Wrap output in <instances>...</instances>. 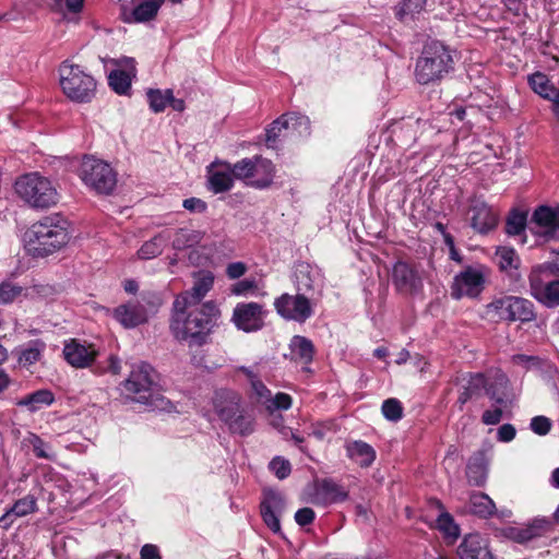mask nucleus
Here are the masks:
<instances>
[{
	"label": "nucleus",
	"mask_w": 559,
	"mask_h": 559,
	"mask_svg": "<svg viewBox=\"0 0 559 559\" xmlns=\"http://www.w3.org/2000/svg\"><path fill=\"white\" fill-rule=\"evenodd\" d=\"M253 170V179L248 183L258 189H264L269 187L274 177L273 163L262 156H255Z\"/></svg>",
	"instance_id": "32"
},
{
	"label": "nucleus",
	"mask_w": 559,
	"mask_h": 559,
	"mask_svg": "<svg viewBox=\"0 0 559 559\" xmlns=\"http://www.w3.org/2000/svg\"><path fill=\"white\" fill-rule=\"evenodd\" d=\"M528 229L543 241L559 239V206L540 205L533 212Z\"/></svg>",
	"instance_id": "10"
},
{
	"label": "nucleus",
	"mask_w": 559,
	"mask_h": 559,
	"mask_svg": "<svg viewBox=\"0 0 559 559\" xmlns=\"http://www.w3.org/2000/svg\"><path fill=\"white\" fill-rule=\"evenodd\" d=\"M526 223L527 218L524 213L514 212L507 221L506 231L511 236L520 235L525 229Z\"/></svg>",
	"instance_id": "49"
},
{
	"label": "nucleus",
	"mask_w": 559,
	"mask_h": 559,
	"mask_svg": "<svg viewBox=\"0 0 559 559\" xmlns=\"http://www.w3.org/2000/svg\"><path fill=\"white\" fill-rule=\"evenodd\" d=\"M162 5L160 0H132L122 7L121 17L126 23H143L154 19Z\"/></svg>",
	"instance_id": "20"
},
{
	"label": "nucleus",
	"mask_w": 559,
	"mask_h": 559,
	"mask_svg": "<svg viewBox=\"0 0 559 559\" xmlns=\"http://www.w3.org/2000/svg\"><path fill=\"white\" fill-rule=\"evenodd\" d=\"M207 188L214 193L230 190L234 185L231 165L223 160H214L206 167Z\"/></svg>",
	"instance_id": "18"
},
{
	"label": "nucleus",
	"mask_w": 559,
	"mask_h": 559,
	"mask_svg": "<svg viewBox=\"0 0 559 559\" xmlns=\"http://www.w3.org/2000/svg\"><path fill=\"white\" fill-rule=\"evenodd\" d=\"M239 372L242 373L246 379L250 382V384H262V379L260 377V370L257 366L251 368H240Z\"/></svg>",
	"instance_id": "62"
},
{
	"label": "nucleus",
	"mask_w": 559,
	"mask_h": 559,
	"mask_svg": "<svg viewBox=\"0 0 559 559\" xmlns=\"http://www.w3.org/2000/svg\"><path fill=\"white\" fill-rule=\"evenodd\" d=\"M292 406V397L286 393H277L267 406L271 411H286Z\"/></svg>",
	"instance_id": "56"
},
{
	"label": "nucleus",
	"mask_w": 559,
	"mask_h": 559,
	"mask_svg": "<svg viewBox=\"0 0 559 559\" xmlns=\"http://www.w3.org/2000/svg\"><path fill=\"white\" fill-rule=\"evenodd\" d=\"M394 286L405 293L415 294L423 288V278L418 271L404 261H397L392 269Z\"/></svg>",
	"instance_id": "15"
},
{
	"label": "nucleus",
	"mask_w": 559,
	"mask_h": 559,
	"mask_svg": "<svg viewBox=\"0 0 559 559\" xmlns=\"http://www.w3.org/2000/svg\"><path fill=\"white\" fill-rule=\"evenodd\" d=\"M460 559H497L488 547V542L479 534L466 535L457 548Z\"/></svg>",
	"instance_id": "21"
},
{
	"label": "nucleus",
	"mask_w": 559,
	"mask_h": 559,
	"mask_svg": "<svg viewBox=\"0 0 559 559\" xmlns=\"http://www.w3.org/2000/svg\"><path fill=\"white\" fill-rule=\"evenodd\" d=\"M23 288L19 285L3 282L0 284V305H7L13 302L19 296H21Z\"/></svg>",
	"instance_id": "50"
},
{
	"label": "nucleus",
	"mask_w": 559,
	"mask_h": 559,
	"mask_svg": "<svg viewBox=\"0 0 559 559\" xmlns=\"http://www.w3.org/2000/svg\"><path fill=\"white\" fill-rule=\"evenodd\" d=\"M140 559H162L159 549L154 544H145L141 547Z\"/></svg>",
	"instance_id": "61"
},
{
	"label": "nucleus",
	"mask_w": 559,
	"mask_h": 559,
	"mask_svg": "<svg viewBox=\"0 0 559 559\" xmlns=\"http://www.w3.org/2000/svg\"><path fill=\"white\" fill-rule=\"evenodd\" d=\"M346 452L350 460L361 467L370 466L376 460V451L365 441L355 440L346 444Z\"/></svg>",
	"instance_id": "31"
},
{
	"label": "nucleus",
	"mask_w": 559,
	"mask_h": 559,
	"mask_svg": "<svg viewBox=\"0 0 559 559\" xmlns=\"http://www.w3.org/2000/svg\"><path fill=\"white\" fill-rule=\"evenodd\" d=\"M59 83L63 94L75 103H90L96 94L95 79L78 64L63 61L59 67Z\"/></svg>",
	"instance_id": "5"
},
{
	"label": "nucleus",
	"mask_w": 559,
	"mask_h": 559,
	"mask_svg": "<svg viewBox=\"0 0 559 559\" xmlns=\"http://www.w3.org/2000/svg\"><path fill=\"white\" fill-rule=\"evenodd\" d=\"M114 62L119 69L109 73L108 84L117 94L124 95L131 88L132 78L135 76V61L133 58L121 57Z\"/></svg>",
	"instance_id": "19"
},
{
	"label": "nucleus",
	"mask_w": 559,
	"mask_h": 559,
	"mask_svg": "<svg viewBox=\"0 0 559 559\" xmlns=\"http://www.w3.org/2000/svg\"><path fill=\"white\" fill-rule=\"evenodd\" d=\"M171 238V234L169 230H164L152 239L145 241L142 247L138 251V255L140 259L150 260L162 254L164 248L168 243Z\"/></svg>",
	"instance_id": "34"
},
{
	"label": "nucleus",
	"mask_w": 559,
	"mask_h": 559,
	"mask_svg": "<svg viewBox=\"0 0 559 559\" xmlns=\"http://www.w3.org/2000/svg\"><path fill=\"white\" fill-rule=\"evenodd\" d=\"M487 313L506 321L523 323L535 320V308L531 300L518 296H503L487 305Z\"/></svg>",
	"instance_id": "7"
},
{
	"label": "nucleus",
	"mask_w": 559,
	"mask_h": 559,
	"mask_svg": "<svg viewBox=\"0 0 559 559\" xmlns=\"http://www.w3.org/2000/svg\"><path fill=\"white\" fill-rule=\"evenodd\" d=\"M17 195L31 207L48 209L57 204L59 194L52 182L38 173L21 176L15 181Z\"/></svg>",
	"instance_id": "4"
},
{
	"label": "nucleus",
	"mask_w": 559,
	"mask_h": 559,
	"mask_svg": "<svg viewBox=\"0 0 559 559\" xmlns=\"http://www.w3.org/2000/svg\"><path fill=\"white\" fill-rule=\"evenodd\" d=\"M257 282L254 280L246 278L235 283L231 286L230 292L233 295L246 297L253 294L257 290Z\"/></svg>",
	"instance_id": "54"
},
{
	"label": "nucleus",
	"mask_w": 559,
	"mask_h": 559,
	"mask_svg": "<svg viewBox=\"0 0 559 559\" xmlns=\"http://www.w3.org/2000/svg\"><path fill=\"white\" fill-rule=\"evenodd\" d=\"M486 274L481 266H467L457 273L451 286L453 299L476 298L485 288Z\"/></svg>",
	"instance_id": "9"
},
{
	"label": "nucleus",
	"mask_w": 559,
	"mask_h": 559,
	"mask_svg": "<svg viewBox=\"0 0 559 559\" xmlns=\"http://www.w3.org/2000/svg\"><path fill=\"white\" fill-rule=\"evenodd\" d=\"M382 415L385 419L396 423L403 417V406L397 399H388L382 403Z\"/></svg>",
	"instance_id": "47"
},
{
	"label": "nucleus",
	"mask_w": 559,
	"mask_h": 559,
	"mask_svg": "<svg viewBox=\"0 0 559 559\" xmlns=\"http://www.w3.org/2000/svg\"><path fill=\"white\" fill-rule=\"evenodd\" d=\"M294 519L299 526H306L314 521L316 513L311 508L306 507L297 510Z\"/></svg>",
	"instance_id": "57"
},
{
	"label": "nucleus",
	"mask_w": 559,
	"mask_h": 559,
	"mask_svg": "<svg viewBox=\"0 0 559 559\" xmlns=\"http://www.w3.org/2000/svg\"><path fill=\"white\" fill-rule=\"evenodd\" d=\"M204 238V233L191 228H178L171 235L173 248L176 250H185L200 243Z\"/></svg>",
	"instance_id": "36"
},
{
	"label": "nucleus",
	"mask_w": 559,
	"mask_h": 559,
	"mask_svg": "<svg viewBox=\"0 0 559 559\" xmlns=\"http://www.w3.org/2000/svg\"><path fill=\"white\" fill-rule=\"evenodd\" d=\"M147 100L150 104V108L154 112H162L166 109L169 104V100L173 99V91L171 90H150L147 93Z\"/></svg>",
	"instance_id": "44"
},
{
	"label": "nucleus",
	"mask_w": 559,
	"mask_h": 559,
	"mask_svg": "<svg viewBox=\"0 0 559 559\" xmlns=\"http://www.w3.org/2000/svg\"><path fill=\"white\" fill-rule=\"evenodd\" d=\"M512 364L514 366L522 367L526 370L545 371L550 372L554 370L552 365L545 359L537 356L518 354L512 356Z\"/></svg>",
	"instance_id": "39"
},
{
	"label": "nucleus",
	"mask_w": 559,
	"mask_h": 559,
	"mask_svg": "<svg viewBox=\"0 0 559 559\" xmlns=\"http://www.w3.org/2000/svg\"><path fill=\"white\" fill-rule=\"evenodd\" d=\"M425 7L426 0H402L395 8V15L400 21L406 22L424 11Z\"/></svg>",
	"instance_id": "41"
},
{
	"label": "nucleus",
	"mask_w": 559,
	"mask_h": 559,
	"mask_svg": "<svg viewBox=\"0 0 559 559\" xmlns=\"http://www.w3.org/2000/svg\"><path fill=\"white\" fill-rule=\"evenodd\" d=\"M111 314L126 329H133L148 319L146 307L140 300L122 304L112 309Z\"/></svg>",
	"instance_id": "17"
},
{
	"label": "nucleus",
	"mask_w": 559,
	"mask_h": 559,
	"mask_svg": "<svg viewBox=\"0 0 559 559\" xmlns=\"http://www.w3.org/2000/svg\"><path fill=\"white\" fill-rule=\"evenodd\" d=\"M269 469L280 479H286L292 473V464L283 456H275L269 463Z\"/></svg>",
	"instance_id": "48"
},
{
	"label": "nucleus",
	"mask_w": 559,
	"mask_h": 559,
	"mask_svg": "<svg viewBox=\"0 0 559 559\" xmlns=\"http://www.w3.org/2000/svg\"><path fill=\"white\" fill-rule=\"evenodd\" d=\"M539 266H548L551 273L559 277V251L556 252L555 258L551 261H547L538 264Z\"/></svg>",
	"instance_id": "64"
},
{
	"label": "nucleus",
	"mask_w": 559,
	"mask_h": 559,
	"mask_svg": "<svg viewBox=\"0 0 559 559\" xmlns=\"http://www.w3.org/2000/svg\"><path fill=\"white\" fill-rule=\"evenodd\" d=\"M507 411L502 409V407H492L491 409H487L481 415L483 424L487 426L498 425Z\"/></svg>",
	"instance_id": "55"
},
{
	"label": "nucleus",
	"mask_w": 559,
	"mask_h": 559,
	"mask_svg": "<svg viewBox=\"0 0 559 559\" xmlns=\"http://www.w3.org/2000/svg\"><path fill=\"white\" fill-rule=\"evenodd\" d=\"M469 211L472 213L471 225L476 231L486 234L497 225V215L484 201L472 200Z\"/></svg>",
	"instance_id": "22"
},
{
	"label": "nucleus",
	"mask_w": 559,
	"mask_h": 559,
	"mask_svg": "<svg viewBox=\"0 0 559 559\" xmlns=\"http://www.w3.org/2000/svg\"><path fill=\"white\" fill-rule=\"evenodd\" d=\"M247 270L248 267L243 262H233L227 265L226 275L230 280H238L246 274Z\"/></svg>",
	"instance_id": "58"
},
{
	"label": "nucleus",
	"mask_w": 559,
	"mask_h": 559,
	"mask_svg": "<svg viewBox=\"0 0 559 559\" xmlns=\"http://www.w3.org/2000/svg\"><path fill=\"white\" fill-rule=\"evenodd\" d=\"M255 156L252 158H242L231 166L234 178L241 180L253 179V170L254 168Z\"/></svg>",
	"instance_id": "46"
},
{
	"label": "nucleus",
	"mask_w": 559,
	"mask_h": 559,
	"mask_svg": "<svg viewBox=\"0 0 559 559\" xmlns=\"http://www.w3.org/2000/svg\"><path fill=\"white\" fill-rule=\"evenodd\" d=\"M231 433L249 436L254 431V417L243 406L233 418L224 420Z\"/></svg>",
	"instance_id": "33"
},
{
	"label": "nucleus",
	"mask_w": 559,
	"mask_h": 559,
	"mask_svg": "<svg viewBox=\"0 0 559 559\" xmlns=\"http://www.w3.org/2000/svg\"><path fill=\"white\" fill-rule=\"evenodd\" d=\"M485 395L492 402V406L509 411L512 407L514 395L506 386H484Z\"/></svg>",
	"instance_id": "40"
},
{
	"label": "nucleus",
	"mask_w": 559,
	"mask_h": 559,
	"mask_svg": "<svg viewBox=\"0 0 559 559\" xmlns=\"http://www.w3.org/2000/svg\"><path fill=\"white\" fill-rule=\"evenodd\" d=\"M550 525V522L545 519H535L526 526H511L506 530V536L519 544H525L530 540L544 535Z\"/></svg>",
	"instance_id": "23"
},
{
	"label": "nucleus",
	"mask_w": 559,
	"mask_h": 559,
	"mask_svg": "<svg viewBox=\"0 0 559 559\" xmlns=\"http://www.w3.org/2000/svg\"><path fill=\"white\" fill-rule=\"evenodd\" d=\"M182 206L192 213H203L206 210V203L199 198H189L183 200Z\"/></svg>",
	"instance_id": "60"
},
{
	"label": "nucleus",
	"mask_w": 559,
	"mask_h": 559,
	"mask_svg": "<svg viewBox=\"0 0 559 559\" xmlns=\"http://www.w3.org/2000/svg\"><path fill=\"white\" fill-rule=\"evenodd\" d=\"M516 430L511 424H503L498 428L497 439L500 442H510L515 438Z\"/></svg>",
	"instance_id": "59"
},
{
	"label": "nucleus",
	"mask_w": 559,
	"mask_h": 559,
	"mask_svg": "<svg viewBox=\"0 0 559 559\" xmlns=\"http://www.w3.org/2000/svg\"><path fill=\"white\" fill-rule=\"evenodd\" d=\"M454 53L439 40L428 41L416 61V81L423 85L441 81L454 69Z\"/></svg>",
	"instance_id": "3"
},
{
	"label": "nucleus",
	"mask_w": 559,
	"mask_h": 559,
	"mask_svg": "<svg viewBox=\"0 0 559 559\" xmlns=\"http://www.w3.org/2000/svg\"><path fill=\"white\" fill-rule=\"evenodd\" d=\"M286 115H283L278 119L274 120L271 126L266 129V144L267 146H274L275 142L280 138L283 130H287Z\"/></svg>",
	"instance_id": "51"
},
{
	"label": "nucleus",
	"mask_w": 559,
	"mask_h": 559,
	"mask_svg": "<svg viewBox=\"0 0 559 559\" xmlns=\"http://www.w3.org/2000/svg\"><path fill=\"white\" fill-rule=\"evenodd\" d=\"M221 316L214 301L197 306L185 299L174 300L169 328L176 340L187 342L189 346H202L218 325Z\"/></svg>",
	"instance_id": "1"
},
{
	"label": "nucleus",
	"mask_w": 559,
	"mask_h": 559,
	"mask_svg": "<svg viewBox=\"0 0 559 559\" xmlns=\"http://www.w3.org/2000/svg\"><path fill=\"white\" fill-rule=\"evenodd\" d=\"M123 404H140L151 409H165L169 402L154 386H117Z\"/></svg>",
	"instance_id": "13"
},
{
	"label": "nucleus",
	"mask_w": 559,
	"mask_h": 559,
	"mask_svg": "<svg viewBox=\"0 0 559 559\" xmlns=\"http://www.w3.org/2000/svg\"><path fill=\"white\" fill-rule=\"evenodd\" d=\"M37 509V499L33 495H27L14 502L0 518L2 527L7 528L13 522V518H22L35 512Z\"/></svg>",
	"instance_id": "29"
},
{
	"label": "nucleus",
	"mask_w": 559,
	"mask_h": 559,
	"mask_svg": "<svg viewBox=\"0 0 559 559\" xmlns=\"http://www.w3.org/2000/svg\"><path fill=\"white\" fill-rule=\"evenodd\" d=\"M266 314L267 310L262 304L238 302L233 310L230 321L239 331L253 333L264 328Z\"/></svg>",
	"instance_id": "11"
},
{
	"label": "nucleus",
	"mask_w": 559,
	"mask_h": 559,
	"mask_svg": "<svg viewBox=\"0 0 559 559\" xmlns=\"http://www.w3.org/2000/svg\"><path fill=\"white\" fill-rule=\"evenodd\" d=\"M158 372L147 362L138 361L131 365V370L124 384H156Z\"/></svg>",
	"instance_id": "30"
},
{
	"label": "nucleus",
	"mask_w": 559,
	"mask_h": 559,
	"mask_svg": "<svg viewBox=\"0 0 559 559\" xmlns=\"http://www.w3.org/2000/svg\"><path fill=\"white\" fill-rule=\"evenodd\" d=\"M68 222L58 215L34 223L24 235L27 253L34 258L47 257L68 243Z\"/></svg>",
	"instance_id": "2"
},
{
	"label": "nucleus",
	"mask_w": 559,
	"mask_h": 559,
	"mask_svg": "<svg viewBox=\"0 0 559 559\" xmlns=\"http://www.w3.org/2000/svg\"><path fill=\"white\" fill-rule=\"evenodd\" d=\"M212 403L222 421L233 418V415L243 407L241 396L229 386L215 390Z\"/></svg>",
	"instance_id": "16"
},
{
	"label": "nucleus",
	"mask_w": 559,
	"mask_h": 559,
	"mask_svg": "<svg viewBox=\"0 0 559 559\" xmlns=\"http://www.w3.org/2000/svg\"><path fill=\"white\" fill-rule=\"evenodd\" d=\"M55 400L53 394L47 389H40L26 395L17 402V405L25 406L32 413L49 406Z\"/></svg>",
	"instance_id": "38"
},
{
	"label": "nucleus",
	"mask_w": 559,
	"mask_h": 559,
	"mask_svg": "<svg viewBox=\"0 0 559 559\" xmlns=\"http://www.w3.org/2000/svg\"><path fill=\"white\" fill-rule=\"evenodd\" d=\"M495 259L502 271L515 270L520 262L515 250L511 247H499L496 250Z\"/></svg>",
	"instance_id": "42"
},
{
	"label": "nucleus",
	"mask_w": 559,
	"mask_h": 559,
	"mask_svg": "<svg viewBox=\"0 0 559 559\" xmlns=\"http://www.w3.org/2000/svg\"><path fill=\"white\" fill-rule=\"evenodd\" d=\"M290 355L295 361L309 364L314 354V347L310 340L305 336L295 335L289 344Z\"/></svg>",
	"instance_id": "35"
},
{
	"label": "nucleus",
	"mask_w": 559,
	"mask_h": 559,
	"mask_svg": "<svg viewBox=\"0 0 559 559\" xmlns=\"http://www.w3.org/2000/svg\"><path fill=\"white\" fill-rule=\"evenodd\" d=\"M286 510L284 495L275 489H264L260 502V514L264 524L274 533L282 534L281 516Z\"/></svg>",
	"instance_id": "12"
},
{
	"label": "nucleus",
	"mask_w": 559,
	"mask_h": 559,
	"mask_svg": "<svg viewBox=\"0 0 559 559\" xmlns=\"http://www.w3.org/2000/svg\"><path fill=\"white\" fill-rule=\"evenodd\" d=\"M348 492L332 479H323L317 487L314 501L328 506L343 502L347 499Z\"/></svg>",
	"instance_id": "27"
},
{
	"label": "nucleus",
	"mask_w": 559,
	"mask_h": 559,
	"mask_svg": "<svg viewBox=\"0 0 559 559\" xmlns=\"http://www.w3.org/2000/svg\"><path fill=\"white\" fill-rule=\"evenodd\" d=\"M79 176L82 181L99 194H109L117 185V175L112 167L92 156L83 158Z\"/></svg>",
	"instance_id": "6"
},
{
	"label": "nucleus",
	"mask_w": 559,
	"mask_h": 559,
	"mask_svg": "<svg viewBox=\"0 0 559 559\" xmlns=\"http://www.w3.org/2000/svg\"><path fill=\"white\" fill-rule=\"evenodd\" d=\"M276 312L286 320L305 322L312 316V307L304 294H283L274 300Z\"/></svg>",
	"instance_id": "14"
},
{
	"label": "nucleus",
	"mask_w": 559,
	"mask_h": 559,
	"mask_svg": "<svg viewBox=\"0 0 559 559\" xmlns=\"http://www.w3.org/2000/svg\"><path fill=\"white\" fill-rule=\"evenodd\" d=\"M469 510L479 518L488 519L496 512V504L488 495L472 492L469 495Z\"/></svg>",
	"instance_id": "37"
},
{
	"label": "nucleus",
	"mask_w": 559,
	"mask_h": 559,
	"mask_svg": "<svg viewBox=\"0 0 559 559\" xmlns=\"http://www.w3.org/2000/svg\"><path fill=\"white\" fill-rule=\"evenodd\" d=\"M66 360L73 367L84 368L95 359L97 352L93 345H84L76 341L67 343L63 348Z\"/></svg>",
	"instance_id": "24"
},
{
	"label": "nucleus",
	"mask_w": 559,
	"mask_h": 559,
	"mask_svg": "<svg viewBox=\"0 0 559 559\" xmlns=\"http://www.w3.org/2000/svg\"><path fill=\"white\" fill-rule=\"evenodd\" d=\"M297 289L299 292L313 289L312 281L302 271L297 275Z\"/></svg>",
	"instance_id": "63"
},
{
	"label": "nucleus",
	"mask_w": 559,
	"mask_h": 559,
	"mask_svg": "<svg viewBox=\"0 0 559 559\" xmlns=\"http://www.w3.org/2000/svg\"><path fill=\"white\" fill-rule=\"evenodd\" d=\"M287 130L296 132L300 136H308L311 132L310 120L300 114H286Z\"/></svg>",
	"instance_id": "45"
},
{
	"label": "nucleus",
	"mask_w": 559,
	"mask_h": 559,
	"mask_svg": "<svg viewBox=\"0 0 559 559\" xmlns=\"http://www.w3.org/2000/svg\"><path fill=\"white\" fill-rule=\"evenodd\" d=\"M466 477L471 486L483 487L488 477V460L484 451L475 452L467 462Z\"/></svg>",
	"instance_id": "25"
},
{
	"label": "nucleus",
	"mask_w": 559,
	"mask_h": 559,
	"mask_svg": "<svg viewBox=\"0 0 559 559\" xmlns=\"http://www.w3.org/2000/svg\"><path fill=\"white\" fill-rule=\"evenodd\" d=\"M437 528L443 536L452 542L460 536V526L455 523L453 516L449 512H441L437 518Z\"/></svg>",
	"instance_id": "43"
},
{
	"label": "nucleus",
	"mask_w": 559,
	"mask_h": 559,
	"mask_svg": "<svg viewBox=\"0 0 559 559\" xmlns=\"http://www.w3.org/2000/svg\"><path fill=\"white\" fill-rule=\"evenodd\" d=\"M46 347V343L39 338L32 340L20 346L15 350L19 365L24 368H29L39 362L44 357Z\"/></svg>",
	"instance_id": "28"
},
{
	"label": "nucleus",
	"mask_w": 559,
	"mask_h": 559,
	"mask_svg": "<svg viewBox=\"0 0 559 559\" xmlns=\"http://www.w3.org/2000/svg\"><path fill=\"white\" fill-rule=\"evenodd\" d=\"M36 457L52 460L55 457L51 448L38 436L32 435L29 440Z\"/></svg>",
	"instance_id": "52"
},
{
	"label": "nucleus",
	"mask_w": 559,
	"mask_h": 559,
	"mask_svg": "<svg viewBox=\"0 0 559 559\" xmlns=\"http://www.w3.org/2000/svg\"><path fill=\"white\" fill-rule=\"evenodd\" d=\"M213 284L214 276L211 272L200 273V275L194 281L193 286L189 290L178 295L175 300L185 299L189 304L201 306L202 299L212 289Z\"/></svg>",
	"instance_id": "26"
},
{
	"label": "nucleus",
	"mask_w": 559,
	"mask_h": 559,
	"mask_svg": "<svg viewBox=\"0 0 559 559\" xmlns=\"http://www.w3.org/2000/svg\"><path fill=\"white\" fill-rule=\"evenodd\" d=\"M552 427L551 420L543 415L535 416L531 419L530 428L538 436H546Z\"/></svg>",
	"instance_id": "53"
},
{
	"label": "nucleus",
	"mask_w": 559,
	"mask_h": 559,
	"mask_svg": "<svg viewBox=\"0 0 559 559\" xmlns=\"http://www.w3.org/2000/svg\"><path fill=\"white\" fill-rule=\"evenodd\" d=\"M532 296L547 307L559 306V277L548 266H533L530 274Z\"/></svg>",
	"instance_id": "8"
}]
</instances>
